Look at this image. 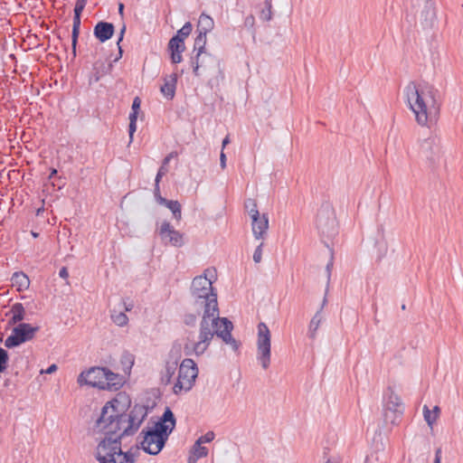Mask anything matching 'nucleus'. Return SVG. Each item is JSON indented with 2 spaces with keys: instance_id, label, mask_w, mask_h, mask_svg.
<instances>
[{
  "instance_id": "49",
  "label": "nucleus",
  "mask_w": 463,
  "mask_h": 463,
  "mask_svg": "<svg viewBox=\"0 0 463 463\" xmlns=\"http://www.w3.org/2000/svg\"><path fill=\"white\" fill-rule=\"evenodd\" d=\"M59 276L62 279H67L69 277V272L66 267H62L59 271Z\"/></svg>"
},
{
  "instance_id": "14",
  "label": "nucleus",
  "mask_w": 463,
  "mask_h": 463,
  "mask_svg": "<svg viewBox=\"0 0 463 463\" xmlns=\"http://www.w3.org/2000/svg\"><path fill=\"white\" fill-rule=\"evenodd\" d=\"M390 414L393 416L391 420L392 424H396L397 420L401 418L402 414L401 399L393 392H392L391 394L389 395L386 408L384 410L385 420H387L391 417Z\"/></svg>"
},
{
  "instance_id": "46",
  "label": "nucleus",
  "mask_w": 463,
  "mask_h": 463,
  "mask_svg": "<svg viewBox=\"0 0 463 463\" xmlns=\"http://www.w3.org/2000/svg\"><path fill=\"white\" fill-rule=\"evenodd\" d=\"M154 195L158 203H160V198H163L160 194V187L158 184H155Z\"/></svg>"
},
{
  "instance_id": "51",
  "label": "nucleus",
  "mask_w": 463,
  "mask_h": 463,
  "mask_svg": "<svg viewBox=\"0 0 463 463\" xmlns=\"http://www.w3.org/2000/svg\"><path fill=\"white\" fill-rule=\"evenodd\" d=\"M123 305L125 311H131L132 308L134 307V304L132 302L127 303L124 301Z\"/></svg>"
},
{
  "instance_id": "38",
  "label": "nucleus",
  "mask_w": 463,
  "mask_h": 463,
  "mask_svg": "<svg viewBox=\"0 0 463 463\" xmlns=\"http://www.w3.org/2000/svg\"><path fill=\"white\" fill-rule=\"evenodd\" d=\"M198 313H187L184 314L183 322L188 326H194L197 322Z\"/></svg>"
},
{
  "instance_id": "30",
  "label": "nucleus",
  "mask_w": 463,
  "mask_h": 463,
  "mask_svg": "<svg viewBox=\"0 0 463 463\" xmlns=\"http://www.w3.org/2000/svg\"><path fill=\"white\" fill-rule=\"evenodd\" d=\"M110 318L113 323L118 326H125L128 323V317L124 311H116L115 309L110 311Z\"/></svg>"
},
{
  "instance_id": "8",
  "label": "nucleus",
  "mask_w": 463,
  "mask_h": 463,
  "mask_svg": "<svg viewBox=\"0 0 463 463\" xmlns=\"http://www.w3.org/2000/svg\"><path fill=\"white\" fill-rule=\"evenodd\" d=\"M270 332L267 325L260 322L258 325L257 340V359L264 370H267L270 364Z\"/></svg>"
},
{
  "instance_id": "40",
  "label": "nucleus",
  "mask_w": 463,
  "mask_h": 463,
  "mask_svg": "<svg viewBox=\"0 0 463 463\" xmlns=\"http://www.w3.org/2000/svg\"><path fill=\"white\" fill-rule=\"evenodd\" d=\"M214 437H215L214 432L210 430V431H207L204 435L201 436L196 440V442H199L200 444L208 443V442H211L212 440H213Z\"/></svg>"
},
{
  "instance_id": "12",
  "label": "nucleus",
  "mask_w": 463,
  "mask_h": 463,
  "mask_svg": "<svg viewBox=\"0 0 463 463\" xmlns=\"http://www.w3.org/2000/svg\"><path fill=\"white\" fill-rule=\"evenodd\" d=\"M158 234L162 242L165 244H170L175 247H181L184 244L183 234L180 232L175 230V228L167 221L162 222L158 229Z\"/></svg>"
},
{
  "instance_id": "61",
  "label": "nucleus",
  "mask_w": 463,
  "mask_h": 463,
  "mask_svg": "<svg viewBox=\"0 0 463 463\" xmlns=\"http://www.w3.org/2000/svg\"><path fill=\"white\" fill-rule=\"evenodd\" d=\"M402 309H403V310L405 309V305L404 304L402 306Z\"/></svg>"
},
{
  "instance_id": "56",
  "label": "nucleus",
  "mask_w": 463,
  "mask_h": 463,
  "mask_svg": "<svg viewBox=\"0 0 463 463\" xmlns=\"http://www.w3.org/2000/svg\"><path fill=\"white\" fill-rule=\"evenodd\" d=\"M230 143L229 136L225 137L222 140V148L225 147Z\"/></svg>"
},
{
  "instance_id": "37",
  "label": "nucleus",
  "mask_w": 463,
  "mask_h": 463,
  "mask_svg": "<svg viewBox=\"0 0 463 463\" xmlns=\"http://www.w3.org/2000/svg\"><path fill=\"white\" fill-rule=\"evenodd\" d=\"M9 356L6 350L0 347V373H4L7 368Z\"/></svg>"
},
{
  "instance_id": "58",
  "label": "nucleus",
  "mask_w": 463,
  "mask_h": 463,
  "mask_svg": "<svg viewBox=\"0 0 463 463\" xmlns=\"http://www.w3.org/2000/svg\"><path fill=\"white\" fill-rule=\"evenodd\" d=\"M326 298H324V299H323V303H322L321 307H320V309H319V310H321V311H322V309L324 308V307H325V305H326Z\"/></svg>"
},
{
  "instance_id": "16",
  "label": "nucleus",
  "mask_w": 463,
  "mask_h": 463,
  "mask_svg": "<svg viewBox=\"0 0 463 463\" xmlns=\"http://www.w3.org/2000/svg\"><path fill=\"white\" fill-rule=\"evenodd\" d=\"M168 49L171 52V61L173 63L176 64L182 61V52L184 51V42L174 35L169 43Z\"/></svg>"
},
{
  "instance_id": "41",
  "label": "nucleus",
  "mask_w": 463,
  "mask_h": 463,
  "mask_svg": "<svg viewBox=\"0 0 463 463\" xmlns=\"http://www.w3.org/2000/svg\"><path fill=\"white\" fill-rule=\"evenodd\" d=\"M262 247L263 243L261 242L254 250L253 260L255 263H260L262 260Z\"/></svg>"
},
{
  "instance_id": "4",
  "label": "nucleus",
  "mask_w": 463,
  "mask_h": 463,
  "mask_svg": "<svg viewBox=\"0 0 463 463\" xmlns=\"http://www.w3.org/2000/svg\"><path fill=\"white\" fill-rule=\"evenodd\" d=\"M175 425V414L169 407H166L163 415L152 427H146L139 433L140 448L149 455H158L165 448Z\"/></svg>"
},
{
  "instance_id": "15",
  "label": "nucleus",
  "mask_w": 463,
  "mask_h": 463,
  "mask_svg": "<svg viewBox=\"0 0 463 463\" xmlns=\"http://www.w3.org/2000/svg\"><path fill=\"white\" fill-rule=\"evenodd\" d=\"M114 32L113 24L100 21L94 26L93 34L100 43H105L113 36Z\"/></svg>"
},
{
  "instance_id": "19",
  "label": "nucleus",
  "mask_w": 463,
  "mask_h": 463,
  "mask_svg": "<svg viewBox=\"0 0 463 463\" xmlns=\"http://www.w3.org/2000/svg\"><path fill=\"white\" fill-rule=\"evenodd\" d=\"M107 379L103 384L102 390H114L118 391L124 383V377L118 373H115L107 368Z\"/></svg>"
},
{
  "instance_id": "22",
  "label": "nucleus",
  "mask_w": 463,
  "mask_h": 463,
  "mask_svg": "<svg viewBox=\"0 0 463 463\" xmlns=\"http://www.w3.org/2000/svg\"><path fill=\"white\" fill-rule=\"evenodd\" d=\"M80 15L81 13L74 12L73 16V24H72V32H71V52L72 57L75 58L77 56V43L80 35Z\"/></svg>"
},
{
  "instance_id": "9",
  "label": "nucleus",
  "mask_w": 463,
  "mask_h": 463,
  "mask_svg": "<svg viewBox=\"0 0 463 463\" xmlns=\"http://www.w3.org/2000/svg\"><path fill=\"white\" fill-rule=\"evenodd\" d=\"M38 331L39 326H33L27 323L17 324V326L13 328L11 335L5 339V345L7 348L19 346L32 340Z\"/></svg>"
},
{
  "instance_id": "59",
  "label": "nucleus",
  "mask_w": 463,
  "mask_h": 463,
  "mask_svg": "<svg viewBox=\"0 0 463 463\" xmlns=\"http://www.w3.org/2000/svg\"><path fill=\"white\" fill-rule=\"evenodd\" d=\"M326 463H336V462H334V461H332V460L328 459V460H326Z\"/></svg>"
},
{
  "instance_id": "2",
  "label": "nucleus",
  "mask_w": 463,
  "mask_h": 463,
  "mask_svg": "<svg viewBox=\"0 0 463 463\" xmlns=\"http://www.w3.org/2000/svg\"><path fill=\"white\" fill-rule=\"evenodd\" d=\"M193 307L198 315L203 310V317L200 322L198 341L191 345L188 344L184 345L185 354H203L214 335L221 338L226 345H231L234 352L239 350L241 344L232 335L233 324L227 317H220L217 294H210L207 302L206 299L199 296L198 298L194 299Z\"/></svg>"
},
{
  "instance_id": "7",
  "label": "nucleus",
  "mask_w": 463,
  "mask_h": 463,
  "mask_svg": "<svg viewBox=\"0 0 463 463\" xmlns=\"http://www.w3.org/2000/svg\"><path fill=\"white\" fill-rule=\"evenodd\" d=\"M316 223L318 232L326 237H332L337 232L335 211L329 203L321 205Z\"/></svg>"
},
{
  "instance_id": "52",
  "label": "nucleus",
  "mask_w": 463,
  "mask_h": 463,
  "mask_svg": "<svg viewBox=\"0 0 463 463\" xmlns=\"http://www.w3.org/2000/svg\"><path fill=\"white\" fill-rule=\"evenodd\" d=\"M173 156L174 153H170L168 156H166L163 160V165L165 166V165H167Z\"/></svg>"
},
{
  "instance_id": "25",
  "label": "nucleus",
  "mask_w": 463,
  "mask_h": 463,
  "mask_svg": "<svg viewBox=\"0 0 463 463\" xmlns=\"http://www.w3.org/2000/svg\"><path fill=\"white\" fill-rule=\"evenodd\" d=\"M214 22L213 19L205 14H202L199 17L198 24H197V31L199 33H204L207 34V33L211 32L213 29Z\"/></svg>"
},
{
  "instance_id": "23",
  "label": "nucleus",
  "mask_w": 463,
  "mask_h": 463,
  "mask_svg": "<svg viewBox=\"0 0 463 463\" xmlns=\"http://www.w3.org/2000/svg\"><path fill=\"white\" fill-rule=\"evenodd\" d=\"M11 281L12 286L14 287L19 292L27 289L30 286L29 278L22 271L14 272L11 278Z\"/></svg>"
},
{
  "instance_id": "11",
  "label": "nucleus",
  "mask_w": 463,
  "mask_h": 463,
  "mask_svg": "<svg viewBox=\"0 0 463 463\" xmlns=\"http://www.w3.org/2000/svg\"><path fill=\"white\" fill-rule=\"evenodd\" d=\"M106 367H91L86 372H82L78 377V383L80 385H90L97 387L100 390L103 389V384L106 381Z\"/></svg>"
},
{
  "instance_id": "43",
  "label": "nucleus",
  "mask_w": 463,
  "mask_h": 463,
  "mask_svg": "<svg viewBox=\"0 0 463 463\" xmlns=\"http://www.w3.org/2000/svg\"><path fill=\"white\" fill-rule=\"evenodd\" d=\"M88 0H77L75 6H74V12H80L82 13L84 10L86 4Z\"/></svg>"
},
{
  "instance_id": "50",
  "label": "nucleus",
  "mask_w": 463,
  "mask_h": 463,
  "mask_svg": "<svg viewBox=\"0 0 463 463\" xmlns=\"http://www.w3.org/2000/svg\"><path fill=\"white\" fill-rule=\"evenodd\" d=\"M58 369L57 365L55 364H51L46 370H45V373H48V374H51L54 372H56Z\"/></svg>"
},
{
  "instance_id": "5",
  "label": "nucleus",
  "mask_w": 463,
  "mask_h": 463,
  "mask_svg": "<svg viewBox=\"0 0 463 463\" xmlns=\"http://www.w3.org/2000/svg\"><path fill=\"white\" fill-rule=\"evenodd\" d=\"M198 374V368L194 360L185 358L179 366L178 379L173 387L174 393L188 392L194 386Z\"/></svg>"
},
{
  "instance_id": "13",
  "label": "nucleus",
  "mask_w": 463,
  "mask_h": 463,
  "mask_svg": "<svg viewBox=\"0 0 463 463\" xmlns=\"http://www.w3.org/2000/svg\"><path fill=\"white\" fill-rule=\"evenodd\" d=\"M252 232L256 239H262L269 228V219L266 214L260 216L258 210L250 211Z\"/></svg>"
},
{
  "instance_id": "39",
  "label": "nucleus",
  "mask_w": 463,
  "mask_h": 463,
  "mask_svg": "<svg viewBox=\"0 0 463 463\" xmlns=\"http://www.w3.org/2000/svg\"><path fill=\"white\" fill-rule=\"evenodd\" d=\"M125 32H126V25L124 24L122 26V28L120 29L118 39V42H117V44H118V56L115 59V61H118L122 57L123 51H122V48L120 46V42L124 38Z\"/></svg>"
},
{
  "instance_id": "48",
  "label": "nucleus",
  "mask_w": 463,
  "mask_h": 463,
  "mask_svg": "<svg viewBox=\"0 0 463 463\" xmlns=\"http://www.w3.org/2000/svg\"><path fill=\"white\" fill-rule=\"evenodd\" d=\"M220 165L222 169L226 167V156L223 151H222L220 155Z\"/></svg>"
},
{
  "instance_id": "10",
  "label": "nucleus",
  "mask_w": 463,
  "mask_h": 463,
  "mask_svg": "<svg viewBox=\"0 0 463 463\" xmlns=\"http://www.w3.org/2000/svg\"><path fill=\"white\" fill-rule=\"evenodd\" d=\"M190 62L193 67V72L197 77L201 76L203 72L219 68V60L207 52H196L195 56L191 58Z\"/></svg>"
},
{
  "instance_id": "27",
  "label": "nucleus",
  "mask_w": 463,
  "mask_h": 463,
  "mask_svg": "<svg viewBox=\"0 0 463 463\" xmlns=\"http://www.w3.org/2000/svg\"><path fill=\"white\" fill-rule=\"evenodd\" d=\"M323 320V316L321 314V310H317L314 317L311 318L309 326H308V332L307 335L311 339H315L317 335V331L319 328V326Z\"/></svg>"
},
{
  "instance_id": "33",
  "label": "nucleus",
  "mask_w": 463,
  "mask_h": 463,
  "mask_svg": "<svg viewBox=\"0 0 463 463\" xmlns=\"http://www.w3.org/2000/svg\"><path fill=\"white\" fill-rule=\"evenodd\" d=\"M191 453L197 458H205L208 455V449L202 446L199 442L194 444Z\"/></svg>"
},
{
  "instance_id": "36",
  "label": "nucleus",
  "mask_w": 463,
  "mask_h": 463,
  "mask_svg": "<svg viewBox=\"0 0 463 463\" xmlns=\"http://www.w3.org/2000/svg\"><path fill=\"white\" fill-rule=\"evenodd\" d=\"M191 294L194 299L198 298V297H202V298L206 299L210 298V294H217L214 288H210V290L198 289V290H191Z\"/></svg>"
},
{
  "instance_id": "55",
  "label": "nucleus",
  "mask_w": 463,
  "mask_h": 463,
  "mask_svg": "<svg viewBox=\"0 0 463 463\" xmlns=\"http://www.w3.org/2000/svg\"><path fill=\"white\" fill-rule=\"evenodd\" d=\"M332 267H333V260L331 259V260L326 264V271L328 273V277L330 276Z\"/></svg>"
},
{
  "instance_id": "60",
  "label": "nucleus",
  "mask_w": 463,
  "mask_h": 463,
  "mask_svg": "<svg viewBox=\"0 0 463 463\" xmlns=\"http://www.w3.org/2000/svg\"><path fill=\"white\" fill-rule=\"evenodd\" d=\"M33 237H37V236H38V234H37V233H35V232H33Z\"/></svg>"
},
{
  "instance_id": "45",
  "label": "nucleus",
  "mask_w": 463,
  "mask_h": 463,
  "mask_svg": "<svg viewBox=\"0 0 463 463\" xmlns=\"http://www.w3.org/2000/svg\"><path fill=\"white\" fill-rule=\"evenodd\" d=\"M166 171L167 170L165 168L164 165H162L159 168V170H158V172H157V174L156 175L155 184H159L162 176L166 173Z\"/></svg>"
},
{
  "instance_id": "42",
  "label": "nucleus",
  "mask_w": 463,
  "mask_h": 463,
  "mask_svg": "<svg viewBox=\"0 0 463 463\" xmlns=\"http://www.w3.org/2000/svg\"><path fill=\"white\" fill-rule=\"evenodd\" d=\"M255 24V17L252 14L246 16L244 19V26L252 30Z\"/></svg>"
},
{
  "instance_id": "35",
  "label": "nucleus",
  "mask_w": 463,
  "mask_h": 463,
  "mask_svg": "<svg viewBox=\"0 0 463 463\" xmlns=\"http://www.w3.org/2000/svg\"><path fill=\"white\" fill-rule=\"evenodd\" d=\"M260 19L263 21H270L272 18L271 0H265V8L260 13Z\"/></svg>"
},
{
  "instance_id": "32",
  "label": "nucleus",
  "mask_w": 463,
  "mask_h": 463,
  "mask_svg": "<svg viewBox=\"0 0 463 463\" xmlns=\"http://www.w3.org/2000/svg\"><path fill=\"white\" fill-rule=\"evenodd\" d=\"M177 367V362H167L165 364V371L163 376V380L165 381V383H170L172 376L175 374V372Z\"/></svg>"
},
{
  "instance_id": "34",
  "label": "nucleus",
  "mask_w": 463,
  "mask_h": 463,
  "mask_svg": "<svg viewBox=\"0 0 463 463\" xmlns=\"http://www.w3.org/2000/svg\"><path fill=\"white\" fill-rule=\"evenodd\" d=\"M192 24L190 22H186L183 27L177 31L175 36H177L178 38L182 39L184 42V39L187 38L189 36V34L191 33L192 32Z\"/></svg>"
},
{
  "instance_id": "21",
  "label": "nucleus",
  "mask_w": 463,
  "mask_h": 463,
  "mask_svg": "<svg viewBox=\"0 0 463 463\" xmlns=\"http://www.w3.org/2000/svg\"><path fill=\"white\" fill-rule=\"evenodd\" d=\"M12 315L8 325L20 324L25 318V309L22 303H14L6 316Z\"/></svg>"
},
{
  "instance_id": "44",
  "label": "nucleus",
  "mask_w": 463,
  "mask_h": 463,
  "mask_svg": "<svg viewBox=\"0 0 463 463\" xmlns=\"http://www.w3.org/2000/svg\"><path fill=\"white\" fill-rule=\"evenodd\" d=\"M245 208L248 210V213H250V211L258 210L256 202L252 199H248L245 201Z\"/></svg>"
},
{
  "instance_id": "6",
  "label": "nucleus",
  "mask_w": 463,
  "mask_h": 463,
  "mask_svg": "<svg viewBox=\"0 0 463 463\" xmlns=\"http://www.w3.org/2000/svg\"><path fill=\"white\" fill-rule=\"evenodd\" d=\"M419 158L430 169H435L440 160L439 138L436 135H430L420 144Z\"/></svg>"
},
{
  "instance_id": "24",
  "label": "nucleus",
  "mask_w": 463,
  "mask_h": 463,
  "mask_svg": "<svg viewBox=\"0 0 463 463\" xmlns=\"http://www.w3.org/2000/svg\"><path fill=\"white\" fill-rule=\"evenodd\" d=\"M210 288H213V280L207 278L206 273L195 277L192 281L191 290L204 289L209 291Z\"/></svg>"
},
{
  "instance_id": "3",
  "label": "nucleus",
  "mask_w": 463,
  "mask_h": 463,
  "mask_svg": "<svg viewBox=\"0 0 463 463\" xmlns=\"http://www.w3.org/2000/svg\"><path fill=\"white\" fill-rule=\"evenodd\" d=\"M405 93L419 125L430 127L437 122L441 101L439 91L433 85L426 81H411L405 88Z\"/></svg>"
},
{
  "instance_id": "20",
  "label": "nucleus",
  "mask_w": 463,
  "mask_h": 463,
  "mask_svg": "<svg viewBox=\"0 0 463 463\" xmlns=\"http://www.w3.org/2000/svg\"><path fill=\"white\" fill-rule=\"evenodd\" d=\"M141 100L138 97H136L132 103V111L129 114V125H128V133H129V143L133 141L134 133L137 130V119L138 110L140 109Z\"/></svg>"
},
{
  "instance_id": "31",
  "label": "nucleus",
  "mask_w": 463,
  "mask_h": 463,
  "mask_svg": "<svg viewBox=\"0 0 463 463\" xmlns=\"http://www.w3.org/2000/svg\"><path fill=\"white\" fill-rule=\"evenodd\" d=\"M206 44V34L204 33H199L194 40V51L197 52H204Z\"/></svg>"
},
{
  "instance_id": "18",
  "label": "nucleus",
  "mask_w": 463,
  "mask_h": 463,
  "mask_svg": "<svg viewBox=\"0 0 463 463\" xmlns=\"http://www.w3.org/2000/svg\"><path fill=\"white\" fill-rule=\"evenodd\" d=\"M112 68L111 64H107L101 60H98L93 63L90 82H98L104 75L108 74Z\"/></svg>"
},
{
  "instance_id": "17",
  "label": "nucleus",
  "mask_w": 463,
  "mask_h": 463,
  "mask_svg": "<svg viewBox=\"0 0 463 463\" xmlns=\"http://www.w3.org/2000/svg\"><path fill=\"white\" fill-rule=\"evenodd\" d=\"M177 84V74L172 73L164 78V84L160 87V91L167 99H172L175 95Z\"/></svg>"
},
{
  "instance_id": "1",
  "label": "nucleus",
  "mask_w": 463,
  "mask_h": 463,
  "mask_svg": "<svg viewBox=\"0 0 463 463\" xmlns=\"http://www.w3.org/2000/svg\"><path fill=\"white\" fill-rule=\"evenodd\" d=\"M117 399L105 403L95 423V430L104 437L95 449V458L99 463H135L131 450L123 451L122 439L134 435L146 416L144 406L136 405L129 413L118 409Z\"/></svg>"
},
{
  "instance_id": "28",
  "label": "nucleus",
  "mask_w": 463,
  "mask_h": 463,
  "mask_svg": "<svg viewBox=\"0 0 463 463\" xmlns=\"http://www.w3.org/2000/svg\"><path fill=\"white\" fill-rule=\"evenodd\" d=\"M134 362L135 357L131 353L128 351L123 352V354L120 356V364L122 366V371L124 372L125 374H130L131 369L134 365Z\"/></svg>"
},
{
  "instance_id": "54",
  "label": "nucleus",
  "mask_w": 463,
  "mask_h": 463,
  "mask_svg": "<svg viewBox=\"0 0 463 463\" xmlns=\"http://www.w3.org/2000/svg\"><path fill=\"white\" fill-rule=\"evenodd\" d=\"M57 173L58 172L55 168H52L48 179L52 180L57 175Z\"/></svg>"
},
{
  "instance_id": "29",
  "label": "nucleus",
  "mask_w": 463,
  "mask_h": 463,
  "mask_svg": "<svg viewBox=\"0 0 463 463\" xmlns=\"http://www.w3.org/2000/svg\"><path fill=\"white\" fill-rule=\"evenodd\" d=\"M439 411H440V410H439V406H434L433 410L430 411L427 405H424V407H423L424 420H426V422L428 423V425L430 427H432V425L436 421Z\"/></svg>"
},
{
  "instance_id": "57",
  "label": "nucleus",
  "mask_w": 463,
  "mask_h": 463,
  "mask_svg": "<svg viewBox=\"0 0 463 463\" xmlns=\"http://www.w3.org/2000/svg\"><path fill=\"white\" fill-rule=\"evenodd\" d=\"M123 11H124V5L122 3H120L118 5V13L123 15Z\"/></svg>"
},
{
  "instance_id": "47",
  "label": "nucleus",
  "mask_w": 463,
  "mask_h": 463,
  "mask_svg": "<svg viewBox=\"0 0 463 463\" xmlns=\"http://www.w3.org/2000/svg\"><path fill=\"white\" fill-rule=\"evenodd\" d=\"M441 448H438L435 451L434 463H441Z\"/></svg>"
},
{
  "instance_id": "53",
  "label": "nucleus",
  "mask_w": 463,
  "mask_h": 463,
  "mask_svg": "<svg viewBox=\"0 0 463 463\" xmlns=\"http://www.w3.org/2000/svg\"><path fill=\"white\" fill-rule=\"evenodd\" d=\"M198 459H199V458H197L195 456H194V455L191 453V454H190V456L188 457V460H187V462H188V463H196Z\"/></svg>"
},
{
  "instance_id": "26",
  "label": "nucleus",
  "mask_w": 463,
  "mask_h": 463,
  "mask_svg": "<svg viewBox=\"0 0 463 463\" xmlns=\"http://www.w3.org/2000/svg\"><path fill=\"white\" fill-rule=\"evenodd\" d=\"M160 204L165 205L174 215V218L180 221L182 218L181 204L178 201L167 200L165 198H160Z\"/></svg>"
}]
</instances>
